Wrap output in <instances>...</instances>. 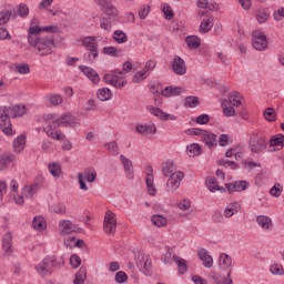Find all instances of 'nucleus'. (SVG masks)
Returning a JSON list of instances; mask_svg holds the SVG:
<instances>
[{"label":"nucleus","instance_id":"obj_12","mask_svg":"<svg viewBox=\"0 0 284 284\" xmlns=\"http://www.w3.org/2000/svg\"><path fill=\"white\" fill-rule=\"evenodd\" d=\"M139 270L145 274V276H150L152 272V260L150 258V255L143 254L141 255L140 260L136 263Z\"/></svg>","mask_w":284,"mask_h":284},{"label":"nucleus","instance_id":"obj_23","mask_svg":"<svg viewBox=\"0 0 284 284\" xmlns=\"http://www.w3.org/2000/svg\"><path fill=\"white\" fill-rule=\"evenodd\" d=\"M202 141L206 148H216V134L204 131L202 133Z\"/></svg>","mask_w":284,"mask_h":284},{"label":"nucleus","instance_id":"obj_43","mask_svg":"<svg viewBox=\"0 0 284 284\" xmlns=\"http://www.w3.org/2000/svg\"><path fill=\"white\" fill-rule=\"evenodd\" d=\"M97 97L99 101H110L112 91H110L108 88H102L98 90Z\"/></svg>","mask_w":284,"mask_h":284},{"label":"nucleus","instance_id":"obj_25","mask_svg":"<svg viewBox=\"0 0 284 284\" xmlns=\"http://www.w3.org/2000/svg\"><path fill=\"white\" fill-rule=\"evenodd\" d=\"M16 156L11 152L2 153L0 155V171L6 170L12 161H14Z\"/></svg>","mask_w":284,"mask_h":284},{"label":"nucleus","instance_id":"obj_6","mask_svg":"<svg viewBox=\"0 0 284 284\" xmlns=\"http://www.w3.org/2000/svg\"><path fill=\"white\" fill-rule=\"evenodd\" d=\"M252 44L254 50L263 52V50H267V37L262 31H253Z\"/></svg>","mask_w":284,"mask_h":284},{"label":"nucleus","instance_id":"obj_31","mask_svg":"<svg viewBox=\"0 0 284 284\" xmlns=\"http://www.w3.org/2000/svg\"><path fill=\"white\" fill-rule=\"evenodd\" d=\"M39 186H37V184H31V185H26L22 189V196H24V199H32L36 193L38 192Z\"/></svg>","mask_w":284,"mask_h":284},{"label":"nucleus","instance_id":"obj_44","mask_svg":"<svg viewBox=\"0 0 284 284\" xmlns=\"http://www.w3.org/2000/svg\"><path fill=\"white\" fill-rule=\"evenodd\" d=\"M113 41H115V43H128V34L122 30H115L113 32Z\"/></svg>","mask_w":284,"mask_h":284},{"label":"nucleus","instance_id":"obj_7","mask_svg":"<svg viewBox=\"0 0 284 284\" xmlns=\"http://www.w3.org/2000/svg\"><path fill=\"white\" fill-rule=\"evenodd\" d=\"M103 230L105 234H109L110 236L114 235L116 232V217L111 211H108L104 216Z\"/></svg>","mask_w":284,"mask_h":284},{"label":"nucleus","instance_id":"obj_11","mask_svg":"<svg viewBox=\"0 0 284 284\" xmlns=\"http://www.w3.org/2000/svg\"><path fill=\"white\" fill-rule=\"evenodd\" d=\"M98 6L103 8V12L109 17V19H116V17H119V10H116V7L112 4L111 0H101L98 2Z\"/></svg>","mask_w":284,"mask_h":284},{"label":"nucleus","instance_id":"obj_4","mask_svg":"<svg viewBox=\"0 0 284 284\" xmlns=\"http://www.w3.org/2000/svg\"><path fill=\"white\" fill-rule=\"evenodd\" d=\"M10 109L8 106L0 108V128L8 136L12 134V122H10Z\"/></svg>","mask_w":284,"mask_h":284},{"label":"nucleus","instance_id":"obj_3","mask_svg":"<svg viewBox=\"0 0 284 284\" xmlns=\"http://www.w3.org/2000/svg\"><path fill=\"white\" fill-rule=\"evenodd\" d=\"M85 181H88V183H94V181H97V170L87 169L83 173L78 174V183L80 185V190L88 192V184Z\"/></svg>","mask_w":284,"mask_h":284},{"label":"nucleus","instance_id":"obj_24","mask_svg":"<svg viewBox=\"0 0 284 284\" xmlns=\"http://www.w3.org/2000/svg\"><path fill=\"white\" fill-rule=\"evenodd\" d=\"M9 113L17 119V116H23L28 112V106L24 104H17L14 106H8Z\"/></svg>","mask_w":284,"mask_h":284},{"label":"nucleus","instance_id":"obj_34","mask_svg":"<svg viewBox=\"0 0 284 284\" xmlns=\"http://www.w3.org/2000/svg\"><path fill=\"white\" fill-rule=\"evenodd\" d=\"M256 223L262 227L263 230H270L272 227V219L265 216V215H258L256 217Z\"/></svg>","mask_w":284,"mask_h":284},{"label":"nucleus","instance_id":"obj_57","mask_svg":"<svg viewBox=\"0 0 284 284\" xmlns=\"http://www.w3.org/2000/svg\"><path fill=\"white\" fill-rule=\"evenodd\" d=\"M219 165H223L224 168H231V170H236V168H239V164L236 162L224 159L219 160Z\"/></svg>","mask_w":284,"mask_h":284},{"label":"nucleus","instance_id":"obj_41","mask_svg":"<svg viewBox=\"0 0 284 284\" xmlns=\"http://www.w3.org/2000/svg\"><path fill=\"white\" fill-rule=\"evenodd\" d=\"M29 28H33V29L38 30V34H41V32H50L51 34H54V32H59L58 26H48V27L32 26Z\"/></svg>","mask_w":284,"mask_h":284},{"label":"nucleus","instance_id":"obj_53","mask_svg":"<svg viewBox=\"0 0 284 284\" xmlns=\"http://www.w3.org/2000/svg\"><path fill=\"white\" fill-rule=\"evenodd\" d=\"M104 145L113 156H119V144H116V141L109 142Z\"/></svg>","mask_w":284,"mask_h":284},{"label":"nucleus","instance_id":"obj_62","mask_svg":"<svg viewBox=\"0 0 284 284\" xmlns=\"http://www.w3.org/2000/svg\"><path fill=\"white\" fill-rule=\"evenodd\" d=\"M195 123L199 125H207L210 123V115L207 114H201L195 119Z\"/></svg>","mask_w":284,"mask_h":284},{"label":"nucleus","instance_id":"obj_32","mask_svg":"<svg viewBox=\"0 0 284 284\" xmlns=\"http://www.w3.org/2000/svg\"><path fill=\"white\" fill-rule=\"evenodd\" d=\"M173 261L178 265L179 274H185L187 272V261L176 255H173Z\"/></svg>","mask_w":284,"mask_h":284},{"label":"nucleus","instance_id":"obj_16","mask_svg":"<svg viewBox=\"0 0 284 284\" xmlns=\"http://www.w3.org/2000/svg\"><path fill=\"white\" fill-rule=\"evenodd\" d=\"M120 161L124 168L126 178L132 181V179H134V165H132V160L125 158V155H120Z\"/></svg>","mask_w":284,"mask_h":284},{"label":"nucleus","instance_id":"obj_19","mask_svg":"<svg viewBox=\"0 0 284 284\" xmlns=\"http://www.w3.org/2000/svg\"><path fill=\"white\" fill-rule=\"evenodd\" d=\"M152 165H149L146 168V187L150 196L156 195V190L154 189V175L152 174Z\"/></svg>","mask_w":284,"mask_h":284},{"label":"nucleus","instance_id":"obj_2","mask_svg":"<svg viewBox=\"0 0 284 284\" xmlns=\"http://www.w3.org/2000/svg\"><path fill=\"white\" fill-rule=\"evenodd\" d=\"M58 265L59 264L54 257H44L38 265H36V272L42 277L50 276Z\"/></svg>","mask_w":284,"mask_h":284},{"label":"nucleus","instance_id":"obj_28","mask_svg":"<svg viewBox=\"0 0 284 284\" xmlns=\"http://www.w3.org/2000/svg\"><path fill=\"white\" fill-rule=\"evenodd\" d=\"M181 92H184L183 88L181 87H166L164 90H162V97H179Z\"/></svg>","mask_w":284,"mask_h":284},{"label":"nucleus","instance_id":"obj_26","mask_svg":"<svg viewBox=\"0 0 284 284\" xmlns=\"http://www.w3.org/2000/svg\"><path fill=\"white\" fill-rule=\"evenodd\" d=\"M185 43L190 50H196L201 48V38L199 36H187Z\"/></svg>","mask_w":284,"mask_h":284},{"label":"nucleus","instance_id":"obj_10","mask_svg":"<svg viewBox=\"0 0 284 284\" xmlns=\"http://www.w3.org/2000/svg\"><path fill=\"white\" fill-rule=\"evenodd\" d=\"M248 148L254 153L263 152V150H266L267 148V140H265L263 136L251 138Z\"/></svg>","mask_w":284,"mask_h":284},{"label":"nucleus","instance_id":"obj_20","mask_svg":"<svg viewBox=\"0 0 284 284\" xmlns=\"http://www.w3.org/2000/svg\"><path fill=\"white\" fill-rule=\"evenodd\" d=\"M197 256L200 258V261H202L204 267H212L214 265V258H212V255H210V253L207 252V250L205 248H201L197 252Z\"/></svg>","mask_w":284,"mask_h":284},{"label":"nucleus","instance_id":"obj_18","mask_svg":"<svg viewBox=\"0 0 284 284\" xmlns=\"http://www.w3.org/2000/svg\"><path fill=\"white\" fill-rule=\"evenodd\" d=\"M138 134H142L143 136H148L150 134H156V125L154 123L150 124H138L135 126Z\"/></svg>","mask_w":284,"mask_h":284},{"label":"nucleus","instance_id":"obj_47","mask_svg":"<svg viewBox=\"0 0 284 284\" xmlns=\"http://www.w3.org/2000/svg\"><path fill=\"white\" fill-rule=\"evenodd\" d=\"M102 52L109 57H121V49H116V47H104Z\"/></svg>","mask_w":284,"mask_h":284},{"label":"nucleus","instance_id":"obj_17","mask_svg":"<svg viewBox=\"0 0 284 284\" xmlns=\"http://www.w3.org/2000/svg\"><path fill=\"white\" fill-rule=\"evenodd\" d=\"M149 110H150L151 114H153V116H158V119H161V121H176L175 115H172L170 113H165L160 108L152 106Z\"/></svg>","mask_w":284,"mask_h":284},{"label":"nucleus","instance_id":"obj_13","mask_svg":"<svg viewBox=\"0 0 284 284\" xmlns=\"http://www.w3.org/2000/svg\"><path fill=\"white\" fill-rule=\"evenodd\" d=\"M172 70L179 77H183L187 72V67H185V60L181 57L175 55L172 62Z\"/></svg>","mask_w":284,"mask_h":284},{"label":"nucleus","instance_id":"obj_60","mask_svg":"<svg viewBox=\"0 0 284 284\" xmlns=\"http://www.w3.org/2000/svg\"><path fill=\"white\" fill-rule=\"evenodd\" d=\"M204 132L205 131H203L202 129H196V128L185 130V134H189L190 136H203Z\"/></svg>","mask_w":284,"mask_h":284},{"label":"nucleus","instance_id":"obj_21","mask_svg":"<svg viewBox=\"0 0 284 284\" xmlns=\"http://www.w3.org/2000/svg\"><path fill=\"white\" fill-rule=\"evenodd\" d=\"M17 19V11L14 8L3 9L0 11V26H6L10 18Z\"/></svg>","mask_w":284,"mask_h":284},{"label":"nucleus","instance_id":"obj_55","mask_svg":"<svg viewBox=\"0 0 284 284\" xmlns=\"http://www.w3.org/2000/svg\"><path fill=\"white\" fill-rule=\"evenodd\" d=\"M264 119H266V121H276V111L274 110V108H267L264 111Z\"/></svg>","mask_w":284,"mask_h":284},{"label":"nucleus","instance_id":"obj_14","mask_svg":"<svg viewBox=\"0 0 284 284\" xmlns=\"http://www.w3.org/2000/svg\"><path fill=\"white\" fill-rule=\"evenodd\" d=\"M225 187L229 194H234V192H245V189L247 187V181L241 180V181L226 183Z\"/></svg>","mask_w":284,"mask_h":284},{"label":"nucleus","instance_id":"obj_45","mask_svg":"<svg viewBox=\"0 0 284 284\" xmlns=\"http://www.w3.org/2000/svg\"><path fill=\"white\" fill-rule=\"evenodd\" d=\"M241 99H243V97L241 95V93L233 91L232 93H230L229 95V101L231 105H234L236 108H239V105L242 104Z\"/></svg>","mask_w":284,"mask_h":284},{"label":"nucleus","instance_id":"obj_39","mask_svg":"<svg viewBox=\"0 0 284 284\" xmlns=\"http://www.w3.org/2000/svg\"><path fill=\"white\" fill-rule=\"evenodd\" d=\"M48 170H49L50 174L52 176H54V179H59V176H61V164L60 163H57V162L49 163Z\"/></svg>","mask_w":284,"mask_h":284},{"label":"nucleus","instance_id":"obj_27","mask_svg":"<svg viewBox=\"0 0 284 284\" xmlns=\"http://www.w3.org/2000/svg\"><path fill=\"white\" fill-rule=\"evenodd\" d=\"M12 146L13 152L21 154V152H23V149L26 148V135L21 134L16 140H13Z\"/></svg>","mask_w":284,"mask_h":284},{"label":"nucleus","instance_id":"obj_48","mask_svg":"<svg viewBox=\"0 0 284 284\" xmlns=\"http://www.w3.org/2000/svg\"><path fill=\"white\" fill-rule=\"evenodd\" d=\"M18 17H21V19H26L28 14H30V8H28V4L26 3H20L18 6V11L16 12Z\"/></svg>","mask_w":284,"mask_h":284},{"label":"nucleus","instance_id":"obj_38","mask_svg":"<svg viewBox=\"0 0 284 284\" xmlns=\"http://www.w3.org/2000/svg\"><path fill=\"white\" fill-rule=\"evenodd\" d=\"M151 221L156 227H165V225H168V217L160 214L153 215Z\"/></svg>","mask_w":284,"mask_h":284},{"label":"nucleus","instance_id":"obj_42","mask_svg":"<svg viewBox=\"0 0 284 284\" xmlns=\"http://www.w3.org/2000/svg\"><path fill=\"white\" fill-rule=\"evenodd\" d=\"M271 148H284V135L277 134L270 140Z\"/></svg>","mask_w":284,"mask_h":284},{"label":"nucleus","instance_id":"obj_63","mask_svg":"<svg viewBox=\"0 0 284 284\" xmlns=\"http://www.w3.org/2000/svg\"><path fill=\"white\" fill-rule=\"evenodd\" d=\"M116 77H118V75L106 73V74L103 77V81H104V83H108L109 85H113V87H114L115 83H116Z\"/></svg>","mask_w":284,"mask_h":284},{"label":"nucleus","instance_id":"obj_5","mask_svg":"<svg viewBox=\"0 0 284 284\" xmlns=\"http://www.w3.org/2000/svg\"><path fill=\"white\" fill-rule=\"evenodd\" d=\"M60 235L64 237V245L72 250V222L62 220L59 222Z\"/></svg>","mask_w":284,"mask_h":284},{"label":"nucleus","instance_id":"obj_35","mask_svg":"<svg viewBox=\"0 0 284 284\" xmlns=\"http://www.w3.org/2000/svg\"><path fill=\"white\" fill-rule=\"evenodd\" d=\"M45 99L53 108L63 103V98L61 97V94L51 93L47 95Z\"/></svg>","mask_w":284,"mask_h":284},{"label":"nucleus","instance_id":"obj_51","mask_svg":"<svg viewBox=\"0 0 284 284\" xmlns=\"http://www.w3.org/2000/svg\"><path fill=\"white\" fill-rule=\"evenodd\" d=\"M219 261H220V265H223L224 267H232V257L226 253H222L220 255Z\"/></svg>","mask_w":284,"mask_h":284},{"label":"nucleus","instance_id":"obj_52","mask_svg":"<svg viewBox=\"0 0 284 284\" xmlns=\"http://www.w3.org/2000/svg\"><path fill=\"white\" fill-rule=\"evenodd\" d=\"M145 79H148V71L143 69L133 75L132 81L133 83H141V81H145Z\"/></svg>","mask_w":284,"mask_h":284},{"label":"nucleus","instance_id":"obj_15","mask_svg":"<svg viewBox=\"0 0 284 284\" xmlns=\"http://www.w3.org/2000/svg\"><path fill=\"white\" fill-rule=\"evenodd\" d=\"M79 70L84 74L85 78L91 80L94 83V85H97V83L101 81L99 73L94 69L85 65H80Z\"/></svg>","mask_w":284,"mask_h":284},{"label":"nucleus","instance_id":"obj_1","mask_svg":"<svg viewBox=\"0 0 284 284\" xmlns=\"http://www.w3.org/2000/svg\"><path fill=\"white\" fill-rule=\"evenodd\" d=\"M28 43L37 50L40 57H48V54H52V48H54V38L50 36L43 37L39 34V29L29 28Z\"/></svg>","mask_w":284,"mask_h":284},{"label":"nucleus","instance_id":"obj_54","mask_svg":"<svg viewBox=\"0 0 284 284\" xmlns=\"http://www.w3.org/2000/svg\"><path fill=\"white\" fill-rule=\"evenodd\" d=\"M270 19V12L267 9H262L257 11V21L258 23H265Z\"/></svg>","mask_w":284,"mask_h":284},{"label":"nucleus","instance_id":"obj_46","mask_svg":"<svg viewBox=\"0 0 284 284\" xmlns=\"http://www.w3.org/2000/svg\"><path fill=\"white\" fill-rule=\"evenodd\" d=\"M43 132L50 138L53 139V141H63L65 139V135L61 133V131H51V130H45L43 129Z\"/></svg>","mask_w":284,"mask_h":284},{"label":"nucleus","instance_id":"obj_50","mask_svg":"<svg viewBox=\"0 0 284 284\" xmlns=\"http://www.w3.org/2000/svg\"><path fill=\"white\" fill-rule=\"evenodd\" d=\"M200 101L197 97H186L184 100V105H186L187 108H196L197 105H200Z\"/></svg>","mask_w":284,"mask_h":284},{"label":"nucleus","instance_id":"obj_64","mask_svg":"<svg viewBox=\"0 0 284 284\" xmlns=\"http://www.w3.org/2000/svg\"><path fill=\"white\" fill-rule=\"evenodd\" d=\"M150 14V6H144L139 10L140 19H145Z\"/></svg>","mask_w":284,"mask_h":284},{"label":"nucleus","instance_id":"obj_36","mask_svg":"<svg viewBox=\"0 0 284 284\" xmlns=\"http://www.w3.org/2000/svg\"><path fill=\"white\" fill-rule=\"evenodd\" d=\"M32 227L38 232H43L45 230V220L43 216H36L32 221Z\"/></svg>","mask_w":284,"mask_h":284},{"label":"nucleus","instance_id":"obj_33","mask_svg":"<svg viewBox=\"0 0 284 284\" xmlns=\"http://www.w3.org/2000/svg\"><path fill=\"white\" fill-rule=\"evenodd\" d=\"M230 276H232V270L229 271L226 277L215 274L212 276V278L215 284H233L234 281H232Z\"/></svg>","mask_w":284,"mask_h":284},{"label":"nucleus","instance_id":"obj_61","mask_svg":"<svg viewBox=\"0 0 284 284\" xmlns=\"http://www.w3.org/2000/svg\"><path fill=\"white\" fill-rule=\"evenodd\" d=\"M16 70L19 74H30V65L28 63L17 65Z\"/></svg>","mask_w":284,"mask_h":284},{"label":"nucleus","instance_id":"obj_40","mask_svg":"<svg viewBox=\"0 0 284 284\" xmlns=\"http://www.w3.org/2000/svg\"><path fill=\"white\" fill-rule=\"evenodd\" d=\"M2 248L4 252H10L12 248V233L8 232L7 234L3 235L2 237Z\"/></svg>","mask_w":284,"mask_h":284},{"label":"nucleus","instance_id":"obj_22","mask_svg":"<svg viewBox=\"0 0 284 284\" xmlns=\"http://www.w3.org/2000/svg\"><path fill=\"white\" fill-rule=\"evenodd\" d=\"M205 185L210 192H221L222 194L225 193V187L219 185L216 182V178L207 176L205 181Z\"/></svg>","mask_w":284,"mask_h":284},{"label":"nucleus","instance_id":"obj_56","mask_svg":"<svg viewBox=\"0 0 284 284\" xmlns=\"http://www.w3.org/2000/svg\"><path fill=\"white\" fill-rule=\"evenodd\" d=\"M270 272L272 274H274L275 276H283V274H284L283 265L273 264V265H271Z\"/></svg>","mask_w":284,"mask_h":284},{"label":"nucleus","instance_id":"obj_49","mask_svg":"<svg viewBox=\"0 0 284 284\" xmlns=\"http://www.w3.org/2000/svg\"><path fill=\"white\" fill-rule=\"evenodd\" d=\"M213 27H214V23H212V21L210 19L203 20L200 24L201 34H205V33L210 32V30H212Z\"/></svg>","mask_w":284,"mask_h":284},{"label":"nucleus","instance_id":"obj_30","mask_svg":"<svg viewBox=\"0 0 284 284\" xmlns=\"http://www.w3.org/2000/svg\"><path fill=\"white\" fill-rule=\"evenodd\" d=\"M202 152L203 149H201V145L199 143H192L186 146V153L191 158L201 156Z\"/></svg>","mask_w":284,"mask_h":284},{"label":"nucleus","instance_id":"obj_37","mask_svg":"<svg viewBox=\"0 0 284 284\" xmlns=\"http://www.w3.org/2000/svg\"><path fill=\"white\" fill-rule=\"evenodd\" d=\"M162 173L169 178H171L172 174H176V172H174V163L172 161H166L165 163H163Z\"/></svg>","mask_w":284,"mask_h":284},{"label":"nucleus","instance_id":"obj_58","mask_svg":"<svg viewBox=\"0 0 284 284\" xmlns=\"http://www.w3.org/2000/svg\"><path fill=\"white\" fill-rule=\"evenodd\" d=\"M162 11L168 21H172V19H174V11L172 10V7L166 4L163 7Z\"/></svg>","mask_w":284,"mask_h":284},{"label":"nucleus","instance_id":"obj_59","mask_svg":"<svg viewBox=\"0 0 284 284\" xmlns=\"http://www.w3.org/2000/svg\"><path fill=\"white\" fill-rule=\"evenodd\" d=\"M115 283H128V274H125V272L123 271H119L116 274H115Z\"/></svg>","mask_w":284,"mask_h":284},{"label":"nucleus","instance_id":"obj_9","mask_svg":"<svg viewBox=\"0 0 284 284\" xmlns=\"http://www.w3.org/2000/svg\"><path fill=\"white\" fill-rule=\"evenodd\" d=\"M183 179H185V174L181 171L172 174L166 182L168 192H175V190H179L181 181H183Z\"/></svg>","mask_w":284,"mask_h":284},{"label":"nucleus","instance_id":"obj_29","mask_svg":"<svg viewBox=\"0 0 284 284\" xmlns=\"http://www.w3.org/2000/svg\"><path fill=\"white\" fill-rule=\"evenodd\" d=\"M88 278V270L85 266H81L80 270L75 273L73 284H84Z\"/></svg>","mask_w":284,"mask_h":284},{"label":"nucleus","instance_id":"obj_8","mask_svg":"<svg viewBox=\"0 0 284 284\" xmlns=\"http://www.w3.org/2000/svg\"><path fill=\"white\" fill-rule=\"evenodd\" d=\"M71 128L72 126V118L70 114H64L62 115L60 119L53 120L52 122H50L48 124L47 128H44V130H50L51 132H54V130H57V128Z\"/></svg>","mask_w":284,"mask_h":284}]
</instances>
